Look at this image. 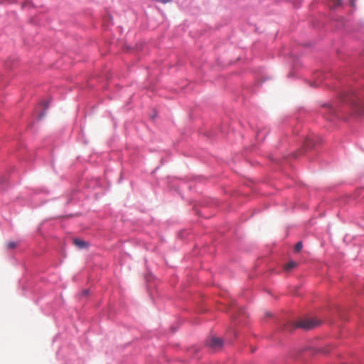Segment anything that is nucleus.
<instances>
[{
	"label": "nucleus",
	"instance_id": "1",
	"mask_svg": "<svg viewBox=\"0 0 364 364\" xmlns=\"http://www.w3.org/2000/svg\"><path fill=\"white\" fill-rule=\"evenodd\" d=\"M318 323L319 322L314 318H306L299 322L289 321L284 325V330L287 331H291L296 328H302L306 330H309L318 326Z\"/></svg>",
	"mask_w": 364,
	"mask_h": 364
},
{
	"label": "nucleus",
	"instance_id": "2",
	"mask_svg": "<svg viewBox=\"0 0 364 364\" xmlns=\"http://www.w3.org/2000/svg\"><path fill=\"white\" fill-rule=\"evenodd\" d=\"M346 100L357 114H364V99L362 96L353 94L348 97Z\"/></svg>",
	"mask_w": 364,
	"mask_h": 364
},
{
	"label": "nucleus",
	"instance_id": "3",
	"mask_svg": "<svg viewBox=\"0 0 364 364\" xmlns=\"http://www.w3.org/2000/svg\"><path fill=\"white\" fill-rule=\"evenodd\" d=\"M223 341L221 338L217 337H212L208 343L210 348L217 350L223 347Z\"/></svg>",
	"mask_w": 364,
	"mask_h": 364
},
{
	"label": "nucleus",
	"instance_id": "4",
	"mask_svg": "<svg viewBox=\"0 0 364 364\" xmlns=\"http://www.w3.org/2000/svg\"><path fill=\"white\" fill-rule=\"evenodd\" d=\"M297 266V263L294 261L289 262L287 264H285L284 269L286 272H289L291 269L296 267Z\"/></svg>",
	"mask_w": 364,
	"mask_h": 364
},
{
	"label": "nucleus",
	"instance_id": "5",
	"mask_svg": "<svg viewBox=\"0 0 364 364\" xmlns=\"http://www.w3.org/2000/svg\"><path fill=\"white\" fill-rule=\"evenodd\" d=\"M73 242L79 248H84V247H87V245L86 242H85L82 240H80V239H75Z\"/></svg>",
	"mask_w": 364,
	"mask_h": 364
},
{
	"label": "nucleus",
	"instance_id": "6",
	"mask_svg": "<svg viewBox=\"0 0 364 364\" xmlns=\"http://www.w3.org/2000/svg\"><path fill=\"white\" fill-rule=\"evenodd\" d=\"M330 6L333 9H336L342 4V0H330Z\"/></svg>",
	"mask_w": 364,
	"mask_h": 364
},
{
	"label": "nucleus",
	"instance_id": "7",
	"mask_svg": "<svg viewBox=\"0 0 364 364\" xmlns=\"http://www.w3.org/2000/svg\"><path fill=\"white\" fill-rule=\"evenodd\" d=\"M302 242H299L296 244L295 245V247H294V250L296 252H300L301 250L302 249Z\"/></svg>",
	"mask_w": 364,
	"mask_h": 364
},
{
	"label": "nucleus",
	"instance_id": "8",
	"mask_svg": "<svg viewBox=\"0 0 364 364\" xmlns=\"http://www.w3.org/2000/svg\"><path fill=\"white\" fill-rule=\"evenodd\" d=\"M16 246H17V244H16L15 242H9L7 244V247H8L9 249H13V248H15Z\"/></svg>",
	"mask_w": 364,
	"mask_h": 364
},
{
	"label": "nucleus",
	"instance_id": "9",
	"mask_svg": "<svg viewBox=\"0 0 364 364\" xmlns=\"http://www.w3.org/2000/svg\"><path fill=\"white\" fill-rule=\"evenodd\" d=\"M328 109H329V114L333 115L335 114V109L333 107L328 106Z\"/></svg>",
	"mask_w": 364,
	"mask_h": 364
},
{
	"label": "nucleus",
	"instance_id": "10",
	"mask_svg": "<svg viewBox=\"0 0 364 364\" xmlns=\"http://www.w3.org/2000/svg\"><path fill=\"white\" fill-rule=\"evenodd\" d=\"M171 0H161V2L162 3H168L170 2Z\"/></svg>",
	"mask_w": 364,
	"mask_h": 364
},
{
	"label": "nucleus",
	"instance_id": "11",
	"mask_svg": "<svg viewBox=\"0 0 364 364\" xmlns=\"http://www.w3.org/2000/svg\"><path fill=\"white\" fill-rule=\"evenodd\" d=\"M354 1L355 0H351V4L353 6L354 5Z\"/></svg>",
	"mask_w": 364,
	"mask_h": 364
},
{
	"label": "nucleus",
	"instance_id": "12",
	"mask_svg": "<svg viewBox=\"0 0 364 364\" xmlns=\"http://www.w3.org/2000/svg\"><path fill=\"white\" fill-rule=\"evenodd\" d=\"M87 291H84V294H87Z\"/></svg>",
	"mask_w": 364,
	"mask_h": 364
}]
</instances>
